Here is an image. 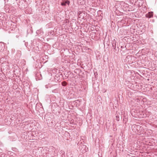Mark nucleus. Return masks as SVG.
<instances>
[{
  "label": "nucleus",
  "instance_id": "obj_1",
  "mask_svg": "<svg viewBox=\"0 0 157 157\" xmlns=\"http://www.w3.org/2000/svg\"><path fill=\"white\" fill-rule=\"evenodd\" d=\"M136 59V57L135 56H132L131 55H128L126 56L125 60L127 63L129 64L133 63Z\"/></svg>",
  "mask_w": 157,
  "mask_h": 157
},
{
  "label": "nucleus",
  "instance_id": "obj_2",
  "mask_svg": "<svg viewBox=\"0 0 157 157\" xmlns=\"http://www.w3.org/2000/svg\"><path fill=\"white\" fill-rule=\"evenodd\" d=\"M132 128L133 130L136 133L140 132L143 128L139 125L134 124L132 125Z\"/></svg>",
  "mask_w": 157,
  "mask_h": 157
},
{
  "label": "nucleus",
  "instance_id": "obj_3",
  "mask_svg": "<svg viewBox=\"0 0 157 157\" xmlns=\"http://www.w3.org/2000/svg\"><path fill=\"white\" fill-rule=\"evenodd\" d=\"M79 148L82 151V153H84L86 152L88 150V148L84 144L81 145L79 147Z\"/></svg>",
  "mask_w": 157,
  "mask_h": 157
},
{
  "label": "nucleus",
  "instance_id": "obj_4",
  "mask_svg": "<svg viewBox=\"0 0 157 157\" xmlns=\"http://www.w3.org/2000/svg\"><path fill=\"white\" fill-rule=\"evenodd\" d=\"M78 15L79 16V17L81 19H84L86 15V13H85V12L79 11L78 13Z\"/></svg>",
  "mask_w": 157,
  "mask_h": 157
},
{
  "label": "nucleus",
  "instance_id": "obj_5",
  "mask_svg": "<svg viewBox=\"0 0 157 157\" xmlns=\"http://www.w3.org/2000/svg\"><path fill=\"white\" fill-rule=\"evenodd\" d=\"M36 80L42 79V77L41 74L39 73H36Z\"/></svg>",
  "mask_w": 157,
  "mask_h": 157
},
{
  "label": "nucleus",
  "instance_id": "obj_6",
  "mask_svg": "<svg viewBox=\"0 0 157 157\" xmlns=\"http://www.w3.org/2000/svg\"><path fill=\"white\" fill-rule=\"evenodd\" d=\"M5 49V45L4 43L0 42V51L2 52Z\"/></svg>",
  "mask_w": 157,
  "mask_h": 157
},
{
  "label": "nucleus",
  "instance_id": "obj_7",
  "mask_svg": "<svg viewBox=\"0 0 157 157\" xmlns=\"http://www.w3.org/2000/svg\"><path fill=\"white\" fill-rule=\"evenodd\" d=\"M116 41L115 39H114L112 42V44L113 47V49L116 50Z\"/></svg>",
  "mask_w": 157,
  "mask_h": 157
},
{
  "label": "nucleus",
  "instance_id": "obj_8",
  "mask_svg": "<svg viewBox=\"0 0 157 157\" xmlns=\"http://www.w3.org/2000/svg\"><path fill=\"white\" fill-rule=\"evenodd\" d=\"M145 15L147 17L149 18H151L153 16V12H149L148 13L146 14Z\"/></svg>",
  "mask_w": 157,
  "mask_h": 157
},
{
  "label": "nucleus",
  "instance_id": "obj_9",
  "mask_svg": "<svg viewBox=\"0 0 157 157\" xmlns=\"http://www.w3.org/2000/svg\"><path fill=\"white\" fill-rule=\"evenodd\" d=\"M70 4V2L68 0H67L65 2H63L61 3V5L62 6H65L67 4L69 5Z\"/></svg>",
  "mask_w": 157,
  "mask_h": 157
},
{
  "label": "nucleus",
  "instance_id": "obj_10",
  "mask_svg": "<svg viewBox=\"0 0 157 157\" xmlns=\"http://www.w3.org/2000/svg\"><path fill=\"white\" fill-rule=\"evenodd\" d=\"M116 120L118 121L120 120V113H117L116 114Z\"/></svg>",
  "mask_w": 157,
  "mask_h": 157
},
{
  "label": "nucleus",
  "instance_id": "obj_11",
  "mask_svg": "<svg viewBox=\"0 0 157 157\" xmlns=\"http://www.w3.org/2000/svg\"><path fill=\"white\" fill-rule=\"evenodd\" d=\"M59 154H60L61 157H65V152L63 151H60L59 152Z\"/></svg>",
  "mask_w": 157,
  "mask_h": 157
},
{
  "label": "nucleus",
  "instance_id": "obj_12",
  "mask_svg": "<svg viewBox=\"0 0 157 157\" xmlns=\"http://www.w3.org/2000/svg\"><path fill=\"white\" fill-rule=\"evenodd\" d=\"M152 133V131L151 130L147 131L146 132H145V133H146L148 136H151Z\"/></svg>",
  "mask_w": 157,
  "mask_h": 157
},
{
  "label": "nucleus",
  "instance_id": "obj_13",
  "mask_svg": "<svg viewBox=\"0 0 157 157\" xmlns=\"http://www.w3.org/2000/svg\"><path fill=\"white\" fill-rule=\"evenodd\" d=\"M81 139L82 141L81 140H80L78 142V145H80V144H82V142H84V136H82V137H81Z\"/></svg>",
  "mask_w": 157,
  "mask_h": 157
},
{
  "label": "nucleus",
  "instance_id": "obj_14",
  "mask_svg": "<svg viewBox=\"0 0 157 157\" xmlns=\"http://www.w3.org/2000/svg\"><path fill=\"white\" fill-rule=\"evenodd\" d=\"M139 3L138 4V6H142L144 3V1L143 0H139Z\"/></svg>",
  "mask_w": 157,
  "mask_h": 157
},
{
  "label": "nucleus",
  "instance_id": "obj_15",
  "mask_svg": "<svg viewBox=\"0 0 157 157\" xmlns=\"http://www.w3.org/2000/svg\"><path fill=\"white\" fill-rule=\"evenodd\" d=\"M4 15L5 14L0 12V19L3 18L4 17Z\"/></svg>",
  "mask_w": 157,
  "mask_h": 157
},
{
  "label": "nucleus",
  "instance_id": "obj_16",
  "mask_svg": "<svg viewBox=\"0 0 157 157\" xmlns=\"http://www.w3.org/2000/svg\"><path fill=\"white\" fill-rule=\"evenodd\" d=\"M67 82H66L64 81L62 82V85L63 86H65L67 85Z\"/></svg>",
  "mask_w": 157,
  "mask_h": 157
},
{
  "label": "nucleus",
  "instance_id": "obj_17",
  "mask_svg": "<svg viewBox=\"0 0 157 157\" xmlns=\"http://www.w3.org/2000/svg\"><path fill=\"white\" fill-rule=\"evenodd\" d=\"M132 114L133 116H134L135 117H136L137 116H138V114H133V111H132Z\"/></svg>",
  "mask_w": 157,
  "mask_h": 157
},
{
  "label": "nucleus",
  "instance_id": "obj_18",
  "mask_svg": "<svg viewBox=\"0 0 157 157\" xmlns=\"http://www.w3.org/2000/svg\"><path fill=\"white\" fill-rule=\"evenodd\" d=\"M117 4L118 5H121L124 4V3L123 2H118Z\"/></svg>",
  "mask_w": 157,
  "mask_h": 157
},
{
  "label": "nucleus",
  "instance_id": "obj_19",
  "mask_svg": "<svg viewBox=\"0 0 157 157\" xmlns=\"http://www.w3.org/2000/svg\"><path fill=\"white\" fill-rule=\"evenodd\" d=\"M130 3H133L134 2H135L134 0H130Z\"/></svg>",
  "mask_w": 157,
  "mask_h": 157
},
{
  "label": "nucleus",
  "instance_id": "obj_20",
  "mask_svg": "<svg viewBox=\"0 0 157 157\" xmlns=\"http://www.w3.org/2000/svg\"><path fill=\"white\" fill-rule=\"evenodd\" d=\"M135 3H136L139 0H134Z\"/></svg>",
  "mask_w": 157,
  "mask_h": 157
},
{
  "label": "nucleus",
  "instance_id": "obj_21",
  "mask_svg": "<svg viewBox=\"0 0 157 157\" xmlns=\"http://www.w3.org/2000/svg\"><path fill=\"white\" fill-rule=\"evenodd\" d=\"M28 43H25V46L27 47V46Z\"/></svg>",
  "mask_w": 157,
  "mask_h": 157
},
{
  "label": "nucleus",
  "instance_id": "obj_22",
  "mask_svg": "<svg viewBox=\"0 0 157 157\" xmlns=\"http://www.w3.org/2000/svg\"><path fill=\"white\" fill-rule=\"evenodd\" d=\"M56 90H52V92H53V93H55V92H55V91Z\"/></svg>",
  "mask_w": 157,
  "mask_h": 157
},
{
  "label": "nucleus",
  "instance_id": "obj_23",
  "mask_svg": "<svg viewBox=\"0 0 157 157\" xmlns=\"http://www.w3.org/2000/svg\"><path fill=\"white\" fill-rule=\"evenodd\" d=\"M9 11H7V9L6 10V12H9Z\"/></svg>",
  "mask_w": 157,
  "mask_h": 157
},
{
  "label": "nucleus",
  "instance_id": "obj_24",
  "mask_svg": "<svg viewBox=\"0 0 157 157\" xmlns=\"http://www.w3.org/2000/svg\"><path fill=\"white\" fill-rule=\"evenodd\" d=\"M103 91H103V92H106V90H103Z\"/></svg>",
  "mask_w": 157,
  "mask_h": 157
},
{
  "label": "nucleus",
  "instance_id": "obj_25",
  "mask_svg": "<svg viewBox=\"0 0 157 157\" xmlns=\"http://www.w3.org/2000/svg\"><path fill=\"white\" fill-rule=\"evenodd\" d=\"M85 90V88L84 89V90Z\"/></svg>",
  "mask_w": 157,
  "mask_h": 157
}]
</instances>
